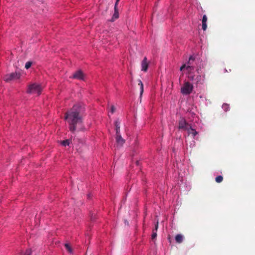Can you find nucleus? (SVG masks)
<instances>
[{
    "label": "nucleus",
    "mask_w": 255,
    "mask_h": 255,
    "mask_svg": "<svg viewBox=\"0 0 255 255\" xmlns=\"http://www.w3.org/2000/svg\"><path fill=\"white\" fill-rule=\"evenodd\" d=\"M84 108L80 104L74 105L69 111L64 114V119L68 120L69 130L74 132L76 129V125L83 123L82 113Z\"/></svg>",
    "instance_id": "1"
},
{
    "label": "nucleus",
    "mask_w": 255,
    "mask_h": 255,
    "mask_svg": "<svg viewBox=\"0 0 255 255\" xmlns=\"http://www.w3.org/2000/svg\"><path fill=\"white\" fill-rule=\"evenodd\" d=\"M194 86L188 81L185 82L181 88V92L183 95H190L193 91Z\"/></svg>",
    "instance_id": "2"
},
{
    "label": "nucleus",
    "mask_w": 255,
    "mask_h": 255,
    "mask_svg": "<svg viewBox=\"0 0 255 255\" xmlns=\"http://www.w3.org/2000/svg\"><path fill=\"white\" fill-rule=\"evenodd\" d=\"M42 89L39 85L33 84L29 85L26 92L28 94L36 93L38 96L41 94Z\"/></svg>",
    "instance_id": "3"
},
{
    "label": "nucleus",
    "mask_w": 255,
    "mask_h": 255,
    "mask_svg": "<svg viewBox=\"0 0 255 255\" xmlns=\"http://www.w3.org/2000/svg\"><path fill=\"white\" fill-rule=\"evenodd\" d=\"M20 73L19 72H13L10 74H6L3 77V80L6 82H9L15 79H19L20 77Z\"/></svg>",
    "instance_id": "4"
},
{
    "label": "nucleus",
    "mask_w": 255,
    "mask_h": 255,
    "mask_svg": "<svg viewBox=\"0 0 255 255\" xmlns=\"http://www.w3.org/2000/svg\"><path fill=\"white\" fill-rule=\"evenodd\" d=\"M191 125L188 124L185 119L181 118L179 121L178 128L179 129L189 131L191 129Z\"/></svg>",
    "instance_id": "5"
},
{
    "label": "nucleus",
    "mask_w": 255,
    "mask_h": 255,
    "mask_svg": "<svg viewBox=\"0 0 255 255\" xmlns=\"http://www.w3.org/2000/svg\"><path fill=\"white\" fill-rule=\"evenodd\" d=\"M73 79L85 81V75L81 70L76 71L72 75Z\"/></svg>",
    "instance_id": "6"
},
{
    "label": "nucleus",
    "mask_w": 255,
    "mask_h": 255,
    "mask_svg": "<svg viewBox=\"0 0 255 255\" xmlns=\"http://www.w3.org/2000/svg\"><path fill=\"white\" fill-rule=\"evenodd\" d=\"M188 74H189V75H188V78L190 80L193 81V82H195L196 83L198 84L199 83L201 80V75H194L193 73L192 72V71H191V72H188Z\"/></svg>",
    "instance_id": "7"
},
{
    "label": "nucleus",
    "mask_w": 255,
    "mask_h": 255,
    "mask_svg": "<svg viewBox=\"0 0 255 255\" xmlns=\"http://www.w3.org/2000/svg\"><path fill=\"white\" fill-rule=\"evenodd\" d=\"M194 60L195 58L193 56H191L189 57L186 67V70L188 72L193 71L194 70V66L193 65V61H194Z\"/></svg>",
    "instance_id": "8"
},
{
    "label": "nucleus",
    "mask_w": 255,
    "mask_h": 255,
    "mask_svg": "<svg viewBox=\"0 0 255 255\" xmlns=\"http://www.w3.org/2000/svg\"><path fill=\"white\" fill-rule=\"evenodd\" d=\"M158 227V222H157L155 225V228L152 230V233L151 235V240L154 241L157 237V231Z\"/></svg>",
    "instance_id": "9"
},
{
    "label": "nucleus",
    "mask_w": 255,
    "mask_h": 255,
    "mask_svg": "<svg viewBox=\"0 0 255 255\" xmlns=\"http://www.w3.org/2000/svg\"><path fill=\"white\" fill-rule=\"evenodd\" d=\"M116 139L117 143L120 145H123L125 142V140L122 137L120 134L116 135Z\"/></svg>",
    "instance_id": "10"
},
{
    "label": "nucleus",
    "mask_w": 255,
    "mask_h": 255,
    "mask_svg": "<svg viewBox=\"0 0 255 255\" xmlns=\"http://www.w3.org/2000/svg\"><path fill=\"white\" fill-rule=\"evenodd\" d=\"M207 17L206 15H204L202 18V29L206 30L207 27Z\"/></svg>",
    "instance_id": "11"
},
{
    "label": "nucleus",
    "mask_w": 255,
    "mask_h": 255,
    "mask_svg": "<svg viewBox=\"0 0 255 255\" xmlns=\"http://www.w3.org/2000/svg\"><path fill=\"white\" fill-rule=\"evenodd\" d=\"M175 239L177 243L180 244L183 241V236L181 234H177Z\"/></svg>",
    "instance_id": "12"
},
{
    "label": "nucleus",
    "mask_w": 255,
    "mask_h": 255,
    "mask_svg": "<svg viewBox=\"0 0 255 255\" xmlns=\"http://www.w3.org/2000/svg\"><path fill=\"white\" fill-rule=\"evenodd\" d=\"M119 17V10L116 5L114 6V13L113 16V18H118Z\"/></svg>",
    "instance_id": "13"
},
{
    "label": "nucleus",
    "mask_w": 255,
    "mask_h": 255,
    "mask_svg": "<svg viewBox=\"0 0 255 255\" xmlns=\"http://www.w3.org/2000/svg\"><path fill=\"white\" fill-rule=\"evenodd\" d=\"M70 142H71V140L68 139L60 141V143L62 146H66L70 144Z\"/></svg>",
    "instance_id": "14"
},
{
    "label": "nucleus",
    "mask_w": 255,
    "mask_h": 255,
    "mask_svg": "<svg viewBox=\"0 0 255 255\" xmlns=\"http://www.w3.org/2000/svg\"><path fill=\"white\" fill-rule=\"evenodd\" d=\"M189 134H192L193 137H195L197 134L198 132L193 128H192L191 126V129H190L189 131H187Z\"/></svg>",
    "instance_id": "15"
},
{
    "label": "nucleus",
    "mask_w": 255,
    "mask_h": 255,
    "mask_svg": "<svg viewBox=\"0 0 255 255\" xmlns=\"http://www.w3.org/2000/svg\"><path fill=\"white\" fill-rule=\"evenodd\" d=\"M115 126L116 127V135L120 133V126L119 125V122L118 121H116L115 122Z\"/></svg>",
    "instance_id": "16"
},
{
    "label": "nucleus",
    "mask_w": 255,
    "mask_h": 255,
    "mask_svg": "<svg viewBox=\"0 0 255 255\" xmlns=\"http://www.w3.org/2000/svg\"><path fill=\"white\" fill-rule=\"evenodd\" d=\"M139 85H140V88H141L140 94V101L141 103V97H142V93L143 92V85L141 80L139 81Z\"/></svg>",
    "instance_id": "17"
},
{
    "label": "nucleus",
    "mask_w": 255,
    "mask_h": 255,
    "mask_svg": "<svg viewBox=\"0 0 255 255\" xmlns=\"http://www.w3.org/2000/svg\"><path fill=\"white\" fill-rule=\"evenodd\" d=\"M64 246L69 253H70V254L73 253V250L68 244H67V243L65 244Z\"/></svg>",
    "instance_id": "18"
},
{
    "label": "nucleus",
    "mask_w": 255,
    "mask_h": 255,
    "mask_svg": "<svg viewBox=\"0 0 255 255\" xmlns=\"http://www.w3.org/2000/svg\"><path fill=\"white\" fill-rule=\"evenodd\" d=\"M223 177L221 175L218 176L215 178V181L217 183H221L223 181Z\"/></svg>",
    "instance_id": "19"
},
{
    "label": "nucleus",
    "mask_w": 255,
    "mask_h": 255,
    "mask_svg": "<svg viewBox=\"0 0 255 255\" xmlns=\"http://www.w3.org/2000/svg\"><path fill=\"white\" fill-rule=\"evenodd\" d=\"M146 58L144 57V72L146 71L148 67V64L146 62Z\"/></svg>",
    "instance_id": "20"
},
{
    "label": "nucleus",
    "mask_w": 255,
    "mask_h": 255,
    "mask_svg": "<svg viewBox=\"0 0 255 255\" xmlns=\"http://www.w3.org/2000/svg\"><path fill=\"white\" fill-rule=\"evenodd\" d=\"M32 63V62H30V61H28V62H26L25 64V68L26 69H29L31 67Z\"/></svg>",
    "instance_id": "21"
},
{
    "label": "nucleus",
    "mask_w": 255,
    "mask_h": 255,
    "mask_svg": "<svg viewBox=\"0 0 255 255\" xmlns=\"http://www.w3.org/2000/svg\"><path fill=\"white\" fill-rule=\"evenodd\" d=\"M222 108L225 111H227L229 109V105L227 104H224L222 106Z\"/></svg>",
    "instance_id": "22"
},
{
    "label": "nucleus",
    "mask_w": 255,
    "mask_h": 255,
    "mask_svg": "<svg viewBox=\"0 0 255 255\" xmlns=\"http://www.w3.org/2000/svg\"><path fill=\"white\" fill-rule=\"evenodd\" d=\"M116 111V108L114 105H112L111 107V113H114Z\"/></svg>",
    "instance_id": "23"
},
{
    "label": "nucleus",
    "mask_w": 255,
    "mask_h": 255,
    "mask_svg": "<svg viewBox=\"0 0 255 255\" xmlns=\"http://www.w3.org/2000/svg\"><path fill=\"white\" fill-rule=\"evenodd\" d=\"M186 67H187V65L186 64H184L183 65H182V66L180 67V71H183L184 69L186 68Z\"/></svg>",
    "instance_id": "24"
},
{
    "label": "nucleus",
    "mask_w": 255,
    "mask_h": 255,
    "mask_svg": "<svg viewBox=\"0 0 255 255\" xmlns=\"http://www.w3.org/2000/svg\"><path fill=\"white\" fill-rule=\"evenodd\" d=\"M119 1H120V0H116V3L115 4V5H116V7H118V2Z\"/></svg>",
    "instance_id": "25"
},
{
    "label": "nucleus",
    "mask_w": 255,
    "mask_h": 255,
    "mask_svg": "<svg viewBox=\"0 0 255 255\" xmlns=\"http://www.w3.org/2000/svg\"><path fill=\"white\" fill-rule=\"evenodd\" d=\"M30 255V253L29 251H26V253H25V255Z\"/></svg>",
    "instance_id": "26"
},
{
    "label": "nucleus",
    "mask_w": 255,
    "mask_h": 255,
    "mask_svg": "<svg viewBox=\"0 0 255 255\" xmlns=\"http://www.w3.org/2000/svg\"><path fill=\"white\" fill-rule=\"evenodd\" d=\"M142 70H143V60L141 62Z\"/></svg>",
    "instance_id": "27"
},
{
    "label": "nucleus",
    "mask_w": 255,
    "mask_h": 255,
    "mask_svg": "<svg viewBox=\"0 0 255 255\" xmlns=\"http://www.w3.org/2000/svg\"><path fill=\"white\" fill-rule=\"evenodd\" d=\"M87 196H88V198L89 199H90V198H91V196H90V194H88V195H87Z\"/></svg>",
    "instance_id": "28"
},
{
    "label": "nucleus",
    "mask_w": 255,
    "mask_h": 255,
    "mask_svg": "<svg viewBox=\"0 0 255 255\" xmlns=\"http://www.w3.org/2000/svg\"><path fill=\"white\" fill-rule=\"evenodd\" d=\"M136 164H137V165H139V161H138V160H136Z\"/></svg>",
    "instance_id": "29"
}]
</instances>
